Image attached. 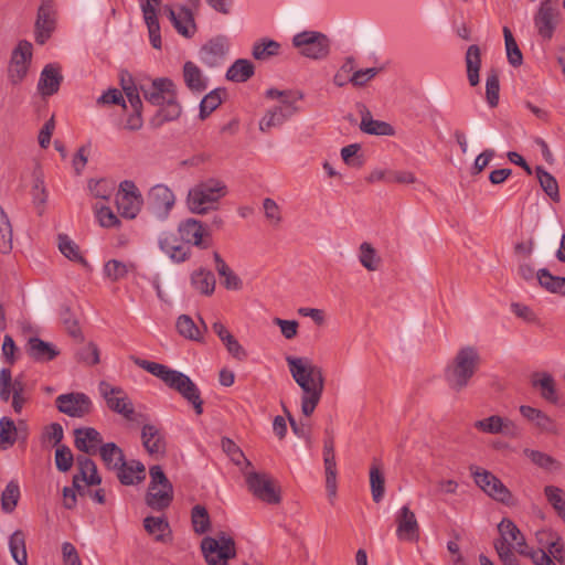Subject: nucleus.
Listing matches in <instances>:
<instances>
[{
    "mask_svg": "<svg viewBox=\"0 0 565 565\" xmlns=\"http://www.w3.org/2000/svg\"><path fill=\"white\" fill-rule=\"evenodd\" d=\"M139 89L146 102L159 107L152 118L154 125L177 120L182 113L175 83L169 77L139 79Z\"/></svg>",
    "mask_w": 565,
    "mask_h": 565,
    "instance_id": "f257e3e1",
    "label": "nucleus"
},
{
    "mask_svg": "<svg viewBox=\"0 0 565 565\" xmlns=\"http://www.w3.org/2000/svg\"><path fill=\"white\" fill-rule=\"evenodd\" d=\"M286 362L294 381L302 391L301 412L308 417L315 412L322 396L324 386L322 370L305 358L287 356Z\"/></svg>",
    "mask_w": 565,
    "mask_h": 565,
    "instance_id": "f03ea898",
    "label": "nucleus"
},
{
    "mask_svg": "<svg viewBox=\"0 0 565 565\" xmlns=\"http://www.w3.org/2000/svg\"><path fill=\"white\" fill-rule=\"evenodd\" d=\"M131 361L142 370L160 379L167 386L177 391L188 403H190L196 415L203 413V401L196 384L184 373L172 370L164 364L131 356Z\"/></svg>",
    "mask_w": 565,
    "mask_h": 565,
    "instance_id": "7ed1b4c3",
    "label": "nucleus"
},
{
    "mask_svg": "<svg viewBox=\"0 0 565 565\" xmlns=\"http://www.w3.org/2000/svg\"><path fill=\"white\" fill-rule=\"evenodd\" d=\"M480 354L475 347L460 348L445 369V380L450 390L461 392L469 385L480 365Z\"/></svg>",
    "mask_w": 565,
    "mask_h": 565,
    "instance_id": "20e7f679",
    "label": "nucleus"
},
{
    "mask_svg": "<svg viewBox=\"0 0 565 565\" xmlns=\"http://www.w3.org/2000/svg\"><path fill=\"white\" fill-rule=\"evenodd\" d=\"M265 95L267 98L276 99L278 104L270 107L259 120V130L263 132L282 126L285 121L298 113L297 103L303 98L300 92L279 90L277 88L267 89Z\"/></svg>",
    "mask_w": 565,
    "mask_h": 565,
    "instance_id": "39448f33",
    "label": "nucleus"
},
{
    "mask_svg": "<svg viewBox=\"0 0 565 565\" xmlns=\"http://www.w3.org/2000/svg\"><path fill=\"white\" fill-rule=\"evenodd\" d=\"M226 194V184L220 179L210 178L189 190L186 204L192 213L203 215L215 210Z\"/></svg>",
    "mask_w": 565,
    "mask_h": 565,
    "instance_id": "423d86ee",
    "label": "nucleus"
},
{
    "mask_svg": "<svg viewBox=\"0 0 565 565\" xmlns=\"http://www.w3.org/2000/svg\"><path fill=\"white\" fill-rule=\"evenodd\" d=\"M203 556L209 565H227L236 556V544L228 533L218 532L201 542Z\"/></svg>",
    "mask_w": 565,
    "mask_h": 565,
    "instance_id": "0eeeda50",
    "label": "nucleus"
},
{
    "mask_svg": "<svg viewBox=\"0 0 565 565\" xmlns=\"http://www.w3.org/2000/svg\"><path fill=\"white\" fill-rule=\"evenodd\" d=\"M292 45L299 54L310 60H324L330 54V39L318 31H303L292 38Z\"/></svg>",
    "mask_w": 565,
    "mask_h": 565,
    "instance_id": "6e6552de",
    "label": "nucleus"
},
{
    "mask_svg": "<svg viewBox=\"0 0 565 565\" xmlns=\"http://www.w3.org/2000/svg\"><path fill=\"white\" fill-rule=\"evenodd\" d=\"M149 475L150 483L146 502L154 510H162L172 501V486L160 466H152Z\"/></svg>",
    "mask_w": 565,
    "mask_h": 565,
    "instance_id": "1a4fd4ad",
    "label": "nucleus"
},
{
    "mask_svg": "<svg viewBox=\"0 0 565 565\" xmlns=\"http://www.w3.org/2000/svg\"><path fill=\"white\" fill-rule=\"evenodd\" d=\"M470 470L476 484L491 499L509 507L515 504L511 491L492 472L478 467H471Z\"/></svg>",
    "mask_w": 565,
    "mask_h": 565,
    "instance_id": "9d476101",
    "label": "nucleus"
},
{
    "mask_svg": "<svg viewBox=\"0 0 565 565\" xmlns=\"http://www.w3.org/2000/svg\"><path fill=\"white\" fill-rule=\"evenodd\" d=\"M98 392L110 411L121 415L126 419L134 418V404L120 386L102 381L98 384Z\"/></svg>",
    "mask_w": 565,
    "mask_h": 565,
    "instance_id": "9b49d317",
    "label": "nucleus"
},
{
    "mask_svg": "<svg viewBox=\"0 0 565 565\" xmlns=\"http://www.w3.org/2000/svg\"><path fill=\"white\" fill-rule=\"evenodd\" d=\"M146 204L157 218L166 220L175 204V195L168 185L159 183L149 189Z\"/></svg>",
    "mask_w": 565,
    "mask_h": 565,
    "instance_id": "f8f14e48",
    "label": "nucleus"
},
{
    "mask_svg": "<svg viewBox=\"0 0 565 565\" xmlns=\"http://www.w3.org/2000/svg\"><path fill=\"white\" fill-rule=\"evenodd\" d=\"M116 203L121 216L132 220L140 212L143 198L135 182L124 180L118 186Z\"/></svg>",
    "mask_w": 565,
    "mask_h": 565,
    "instance_id": "ddd939ff",
    "label": "nucleus"
},
{
    "mask_svg": "<svg viewBox=\"0 0 565 565\" xmlns=\"http://www.w3.org/2000/svg\"><path fill=\"white\" fill-rule=\"evenodd\" d=\"M557 0H542L534 17V25L539 34L546 40L552 39L561 20Z\"/></svg>",
    "mask_w": 565,
    "mask_h": 565,
    "instance_id": "4468645a",
    "label": "nucleus"
},
{
    "mask_svg": "<svg viewBox=\"0 0 565 565\" xmlns=\"http://www.w3.org/2000/svg\"><path fill=\"white\" fill-rule=\"evenodd\" d=\"M396 537L402 542L416 543L420 536V525L409 504H404L395 513Z\"/></svg>",
    "mask_w": 565,
    "mask_h": 565,
    "instance_id": "2eb2a0df",
    "label": "nucleus"
},
{
    "mask_svg": "<svg viewBox=\"0 0 565 565\" xmlns=\"http://www.w3.org/2000/svg\"><path fill=\"white\" fill-rule=\"evenodd\" d=\"M32 58V44L28 41H21L12 52L11 62L8 70L9 81L17 85L21 83L28 74Z\"/></svg>",
    "mask_w": 565,
    "mask_h": 565,
    "instance_id": "dca6fc26",
    "label": "nucleus"
},
{
    "mask_svg": "<svg viewBox=\"0 0 565 565\" xmlns=\"http://www.w3.org/2000/svg\"><path fill=\"white\" fill-rule=\"evenodd\" d=\"M56 26V10L53 0H42L35 20V41L44 44L52 35Z\"/></svg>",
    "mask_w": 565,
    "mask_h": 565,
    "instance_id": "f3484780",
    "label": "nucleus"
},
{
    "mask_svg": "<svg viewBox=\"0 0 565 565\" xmlns=\"http://www.w3.org/2000/svg\"><path fill=\"white\" fill-rule=\"evenodd\" d=\"M55 404L61 413L78 418L88 415L93 407L90 398L79 392L58 395Z\"/></svg>",
    "mask_w": 565,
    "mask_h": 565,
    "instance_id": "a211bd4d",
    "label": "nucleus"
},
{
    "mask_svg": "<svg viewBox=\"0 0 565 565\" xmlns=\"http://www.w3.org/2000/svg\"><path fill=\"white\" fill-rule=\"evenodd\" d=\"M498 531L500 537L494 543H503L508 548H514L518 554L523 556L530 554L532 548L527 546L524 535L512 520L503 519L498 524Z\"/></svg>",
    "mask_w": 565,
    "mask_h": 565,
    "instance_id": "6ab92c4d",
    "label": "nucleus"
},
{
    "mask_svg": "<svg viewBox=\"0 0 565 565\" xmlns=\"http://www.w3.org/2000/svg\"><path fill=\"white\" fill-rule=\"evenodd\" d=\"M246 483L249 491L259 500L277 504L280 502L279 491L276 490L271 479L267 475L249 472L246 475Z\"/></svg>",
    "mask_w": 565,
    "mask_h": 565,
    "instance_id": "aec40b11",
    "label": "nucleus"
},
{
    "mask_svg": "<svg viewBox=\"0 0 565 565\" xmlns=\"http://www.w3.org/2000/svg\"><path fill=\"white\" fill-rule=\"evenodd\" d=\"M230 50L227 38L220 35L207 41L200 50L199 57L209 67L223 64Z\"/></svg>",
    "mask_w": 565,
    "mask_h": 565,
    "instance_id": "412c9836",
    "label": "nucleus"
},
{
    "mask_svg": "<svg viewBox=\"0 0 565 565\" xmlns=\"http://www.w3.org/2000/svg\"><path fill=\"white\" fill-rule=\"evenodd\" d=\"M179 233L185 244H191L200 248H207L210 237L207 228L204 224L195 218H188L180 223Z\"/></svg>",
    "mask_w": 565,
    "mask_h": 565,
    "instance_id": "4be33fe9",
    "label": "nucleus"
},
{
    "mask_svg": "<svg viewBox=\"0 0 565 565\" xmlns=\"http://www.w3.org/2000/svg\"><path fill=\"white\" fill-rule=\"evenodd\" d=\"M28 435V425L24 420L15 423L8 416L0 418V448L12 447L19 439L25 440Z\"/></svg>",
    "mask_w": 565,
    "mask_h": 565,
    "instance_id": "5701e85b",
    "label": "nucleus"
},
{
    "mask_svg": "<svg viewBox=\"0 0 565 565\" xmlns=\"http://www.w3.org/2000/svg\"><path fill=\"white\" fill-rule=\"evenodd\" d=\"M0 398L3 402L11 401L14 414L20 415L31 399V392L21 376L15 377V384L9 388L0 390Z\"/></svg>",
    "mask_w": 565,
    "mask_h": 565,
    "instance_id": "b1692460",
    "label": "nucleus"
},
{
    "mask_svg": "<svg viewBox=\"0 0 565 565\" xmlns=\"http://www.w3.org/2000/svg\"><path fill=\"white\" fill-rule=\"evenodd\" d=\"M160 249L173 262L183 263L190 258L191 248L181 243L174 233L164 232L159 236Z\"/></svg>",
    "mask_w": 565,
    "mask_h": 565,
    "instance_id": "393cba45",
    "label": "nucleus"
},
{
    "mask_svg": "<svg viewBox=\"0 0 565 565\" xmlns=\"http://www.w3.org/2000/svg\"><path fill=\"white\" fill-rule=\"evenodd\" d=\"M78 473L73 477L74 487L83 490L82 483L97 486L102 482L95 462L86 456L77 457Z\"/></svg>",
    "mask_w": 565,
    "mask_h": 565,
    "instance_id": "a878e982",
    "label": "nucleus"
},
{
    "mask_svg": "<svg viewBox=\"0 0 565 565\" xmlns=\"http://www.w3.org/2000/svg\"><path fill=\"white\" fill-rule=\"evenodd\" d=\"M182 77L186 88L193 94H201L209 87V77L192 61L183 64Z\"/></svg>",
    "mask_w": 565,
    "mask_h": 565,
    "instance_id": "bb28decb",
    "label": "nucleus"
},
{
    "mask_svg": "<svg viewBox=\"0 0 565 565\" xmlns=\"http://www.w3.org/2000/svg\"><path fill=\"white\" fill-rule=\"evenodd\" d=\"M142 445L152 456H162L166 452V439L162 430L152 424H145L141 428Z\"/></svg>",
    "mask_w": 565,
    "mask_h": 565,
    "instance_id": "cd10ccee",
    "label": "nucleus"
},
{
    "mask_svg": "<svg viewBox=\"0 0 565 565\" xmlns=\"http://www.w3.org/2000/svg\"><path fill=\"white\" fill-rule=\"evenodd\" d=\"M164 11L179 34L185 38H191L194 34L196 26L189 8L181 7L178 11H174L171 7H166Z\"/></svg>",
    "mask_w": 565,
    "mask_h": 565,
    "instance_id": "c85d7f7f",
    "label": "nucleus"
},
{
    "mask_svg": "<svg viewBox=\"0 0 565 565\" xmlns=\"http://www.w3.org/2000/svg\"><path fill=\"white\" fill-rule=\"evenodd\" d=\"M63 76L60 68L54 64H47L41 72L38 90L42 96H51L55 94L62 83Z\"/></svg>",
    "mask_w": 565,
    "mask_h": 565,
    "instance_id": "c756f323",
    "label": "nucleus"
},
{
    "mask_svg": "<svg viewBox=\"0 0 565 565\" xmlns=\"http://www.w3.org/2000/svg\"><path fill=\"white\" fill-rule=\"evenodd\" d=\"M74 435L76 448L85 454H95L103 443L102 435L93 427L77 428Z\"/></svg>",
    "mask_w": 565,
    "mask_h": 565,
    "instance_id": "7c9ffc66",
    "label": "nucleus"
},
{
    "mask_svg": "<svg viewBox=\"0 0 565 565\" xmlns=\"http://www.w3.org/2000/svg\"><path fill=\"white\" fill-rule=\"evenodd\" d=\"M28 354L36 362H49L58 355V350L50 342L32 337L26 343Z\"/></svg>",
    "mask_w": 565,
    "mask_h": 565,
    "instance_id": "2f4dec72",
    "label": "nucleus"
},
{
    "mask_svg": "<svg viewBox=\"0 0 565 565\" xmlns=\"http://www.w3.org/2000/svg\"><path fill=\"white\" fill-rule=\"evenodd\" d=\"M191 287L203 296H211L215 290L216 280L214 274L206 268H199L190 276Z\"/></svg>",
    "mask_w": 565,
    "mask_h": 565,
    "instance_id": "473e14b6",
    "label": "nucleus"
},
{
    "mask_svg": "<svg viewBox=\"0 0 565 565\" xmlns=\"http://www.w3.org/2000/svg\"><path fill=\"white\" fill-rule=\"evenodd\" d=\"M116 471L119 481L126 486L139 483L146 478L145 466L136 460L129 462L124 460V465L119 466Z\"/></svg>",
    "mask_w": 565,
    "mask_h": 565,
    "instance_id": "72a5a7b5",
    "label": "nucleus"
},
{
    "mask_svg": "<svg viewBox=\"0 0 565 565\" xmlns=\"http://www.w3.org/2000/svg\"><path fill=\"white\" fill-rule=\"evenodd\" d=\"M520 413L523 417L532 422L541 430L551 434L557 433L554 420L541 409L527 405H522L520 407Z\"/></svg>",
    "mask_w": 565,
    "mask_h": 565,
    "instance_id": "f704fd0d",
    "label": "nucleus"
},
{
    "mask_svg": "<svg viewBox=\"0 0 565 565\" xmlns=\"http://www.w3.org/2000/svg\"><path fill=\"white\" fill-rule=\"evenodd\" d=\"M532 385L540 390L541 396L551 403H557V394L555 381L553 376L546 372H537L532 376Z\"/></svg>",
    "mask_w": 565,
    "mask_h": 565,
    "instance_id": "c9c22d12",
    "label": "nucleus"
},
{
    "mask_svg": "<svg viewBox=\"0 0 565 565\" xmlns=\"http://www.w3.org/2000/svg\"><path fill=\"white\" fill-rule=\"evenodd\" d=\"M467 77L471 86H477L480 82L479 71L481 67V51L476 44L468 47L465 56Z\"/></svg>",
    "mask_w": 565,
    "mask_h": 565,
    "instance_id": "e433bc0d",
    "label": "nucleus"
},
{
    "mask_svg": "<svg viewBox=\"0 0 565 565\" xmlns=\"http://www.w3.org/2000/svg\"><path fill=\"white\" fill-rule=\"evenodd\" d=\"M523 455L536 467L542 468L547 471H558L562 469V463L550 456L546 452L541 450H535L531 448L523 449Z\"/></svg>",
    "mask_w": 565,
    "mask_h": 565,
    "instance_id": "4c0bfd02",
    "label": "nucleus"
},
{
    "mask_svg": "<svg viewBox=\"0 0 565 565\" xmlns=\"http://www.w3.org/2000/svg\"><path fill=\"white\" fill-rule=\"evenodd\" d=\"M360 129L369 135L393 136L394 128L386 121L373 119L369 111L362 115Z\"/></svg>",
    "mask_w": 565,
    "mask_h": 565,
    "instance_id": "58836bf2",
    "label": "nucleus"
},
{
    "mask_svg": "<svg viewBox=\"0 0 565 565\" xmlns=\"http://www.w3.org/2000/svg\"><path fill=\"white\" fill-rule=\"evenodd\" d=\"M87 188L93 198L109 201L115 193L116 182L106 178L90 179Z\"/></svg>",
    "mask_w": 565,
    "mask_h": 565,
    "instance_id": "ea45409f",
    "label": "nucleus"
},
{
    "mask_svg": "<svg viewBox=\"0 0 565 565\" xmlns=\"http://www.w3.org/2000/svg\"><path fill=\"white\" fill-rule=\"evenodd\" d=\"M254 75V65L245 58L236 60L227 70L226 78L236 83H244Z\"/></svg>",
    "mask_w": 565,
    "mask_h": 565,
    "instance_id": "a19ab883",
    "label": "nucleus"
},
{
    "mask_svg": "<svg viewBox=\"0 0 565 565\" xmlns=\"http://www.w3.org/2000/svg\"><path fill=\"white\" fill-rule=\"evenodd\" d=\"M99 455L108 469L117 470L119 466L124 465V452L115 443L102 445Z\"/></svg>",
    "mask_w": 565,
    "mask_h": 565,
    "instance_id": "79ce46f5",
    "label": "nucleus"
},
{
    "mask_svg": "<svg viewBox=\"0 0 565 565\" xmlns=\"http://www.w3.org/2000/svg\"><path fill=\"white\" fill-rule=\"evenodd\" d=\"M280 43L269 39H262L254 43L252 55L258 61H266L279 54Z\"/></svg>",
    "mask_w": 565,
    "mask_h": 565,
    "instance_id": "37998d69",
    "label": "nucleus"
},
{
    "mask_svg": "<svg viewBox=\"0 0 565 565\" xmlns=\"http://www.w3.org/2000/svg\"><path fill=\"white\" fill-rule=\"evenodd\" d=\"M536 276L546 290L565 296V277L553 276L547 269H540Z\"/></svg>",
    "mask_w": 565,
    "mask_h": 565,
    "instance_id": "c03bdc74",
    "label": "nucleus"
},
{
    "mask_svg": "<svg viewBox=\"0 0 565 565\" xmlns=\"http://www.w3.org/2000/svg\"><path fill=\"white\" fill-rule=\"evenodd\" d=\"M58 249L70 260L87 266L86 259L82 256L78 245L67 235H58Z\"/></svg>",
    "mask_w": 565,
    "mask_h": 565,
    "instance_id": "a18cd8bd",
    "label": "nucleus"
},
{
    "mask_svg": "<svg viewBox=\"0 0 565 565\" xmlns=\"http://www.w3.org/2000/svg\"><path fill=\"white\" fill-rule=\"evenodd\" d=\"M536 178L546 195L554 202H558L561 198L556 179L542 167L536 168Z\"/></svg>",
    "mask_w": 565,
    "mask_h": 565,
    "instance_id": "49530a36",
    "label": "nucleus"
},
{
    "mask_svg": "<svg viewBox=\"0 0 565 565\" xmlns=\"http://www.w3.org/2000/svg\"><path fill=\"white\" fill-rule=\"evenodd\" d=\"M370 487L372 499L379 503L382 501L385 492V479L377 463H373L370 469Z\"/></svg>",
    "mask_w": 565,
    "mask_h": 565,
    "instance_id": "de8ad7c7",
    "label": "nucleus"
},
{
    "mask_svg": "<svg viewBox=\"0 0 565 565\" xmlns=\"http://www.w3.org/2000/svg\"><path fill=\"white\" fill-rule=\"evenodd\" d=\"M544 494L548 503L557 512L558 516L565 521V492L556 486H546Z\"/></svg>",
    "mask_w": 565,
    "mask_h": 565,
    "instance_id": "09e8293b",
    "label": "nucleus"
},
{
    "mask_svg": "<svg viewBox=\"0 0 565 565\" xmlns=\"http://www.w3.org/2000/svg\"><path fill=\"white\" fill-rule=\"evenodd\" d=\"M9 547L11 555L13 559L19 565H26L28 563V556H26V550H25V542H24V535L20 531H15L10 540H9Z\"/></svg>",
    "mask_w": 565,
    "mask_h": 565,
    "instance_id": "8fccbe9b",
    "label": "nucleus"
},
{
    "mask_svg": "<svg viewBox=\"0 0 565 565\" xmlns=\"http://www.w3.org/2000/svg\"><path fill=\"white\" fill-rule=\"evenodd\" d=\"M359 260L370 271L377 270L381 262L375 248L367 242H363L360 245Z\"/></svg>",
    "mask_w": 565,
    "mask_h": 565,
    "instance_id": "3c124183",
    "label": "nucleus"
},
{
    "mask_svg": "<svg viewBox=\"0 0 565 565\" xmlns=\"http://www.w3.org/2000/svg\"><path fill=\"white\" fill-rule=\"evenodd\" d=\"M134 268L132 264H126L117 259H110L104 265V274L111 281L125 278Z\"/></svg>",
    "mask_w": 565,
    "mask_h": 565,
    "instance_id": "603ef678",
    "label": "nucleus"
},
{
    "mask_svg": "<svg viewBox=\"0 0 565 565\" xmlns=\"http://www.w3.org/2000/svg\"><path fill=\"white\" fill-rule=\"evenodd\" d=\"M12 226L7 214L0 207V253L9 254L12 250Z\"/></svg>",
    "mask_w": 565,
    "mask_h": 565,
    "instance_id": "864d4df0",
    "label": "nucleus"
},
{
    "mask_svg": "<svg viewBox=\"0 0 565 565\" xmlns=\"http://www.w3.org/2000/svg\"><path fill=\"white\" fill-rule=\"evenodd\" d=\"M503 35L505 42L507 57L512 66H520L523 62L521 50L514 40L512 32L508 26L503 28Z\"/></svg>",
    "mask_w": 565,
    "mask_h": 565,
    "instance_id": "5fc2aeb1",
    "label": "nucleus"
},
{
    "mask_svg": "<svg viewBox=\"0 0 565 565\" xmlns=\"http://www.w3.org/2000/svg\"><path fill=\"white\" fill-rule=\"evenodd\" d=\"M143 526L150 535L160 542L164 541V535L169 531V524L163 518L147 516L143 520Z\"/></svg>",
    "mask_w": 565,
    "mask_h": 565,
    "instance_id": "6e6d98bb",
    "label": "nucleus"
},
{
    "mask_svg": "<svg viewBox=\"0 0 565 565\" xmlns=\"http://www.w3.org/2000/svg\"><path fill=\"white\" fill-rule=\"evenodd\" d=\"M20 498V488L17 481H10L1 493V505L3 511L12 512Z\"/></svg>",
    "mask_w": 565,
    "mask_h": 565,
    "instance_id": "4d7b16f0",
    "label": "nucleus"
},
{
    "mask_svg": "<svg viewBox=\"0 0 565 565\" xmlns=\"http://www.w3.org/2000/svg\"><path fill=\"white\" fill-rule=\"evenodd\" d=\"M178 332L190 340L199 341L201 339L200 329L195 326L192 318L188 315H181L177 320Z\"/></svg>",
    "mask_w": 565,
    "mask_h": 565,
    "instance_id": "13d9d810",
    "label": "nucleus"
},
{
    "mask_svg": "<svg viewBox=\"0 0 565 565\" xmlns=\"http://www.w3.org/2000/svg\"><path fill=\"white\" fill-rule=\"evenodd\" d=\"M222 89L216 88L206 94L200 103V118L205 119L222 103Z\"/></svg>",
    "mask_w": 565,
    "mask_h": 565,
    "instance_id": "bf43d9fd",
    "label": "nucleus"
},
{
    "mask_svg": "<svg viewBox=\"0 0 565 565\" xmlns=\"http://www.w3.org/2000/svg\"><path fill=\"white\" fill-rule=\"evenodd\" d=\"M500 93L499 75L495 71H491L486 79V98L490 107L498 106Z\"/></svg>",
    "mask_w": 565,
    "mask_h": 565,
    "instance_id": "052dcab7",
    "label": "nucleus"
},
{
    "mask_svg": "<svg viewBox=\"0 0 565 565\" xmlns=\"http://www.w3.org/2000/svg\"><path fill=\"white\" fill-rule=\"evenodd\" d=\"M193 530L198 534H203L210 529V516L207 510L203 505H195L192 509Z\"/></svg>",
    "mask_w": 565,
    "mask_h": 565,
    "instance_id": "680f3d73",
    "label": "nucleus"
},
{
    "mask_svg": "<svg viewBox=\"0 0 565 565\" xmlns=\"http://www.w3.org/2000/svg\"><path fill=\"white\" fill-rule=\"evenodd\" d=\"M382 68L380 67H369L356 70L353 72L351 76H349V82L354 87L361 88L366 86L380 72Z\"/></svg>",
    "mask_w": 565,
    "mask_h": 565,
    "instance_id": "e2e57ef3",
    "label": "nucleus"
},
{
    "mask_svg": "<svg viewBox=\"0 0 565 565\" xmlns=\"http://www.w3.org/2000/svg\"><path fill=\"white\" fill-rule=\"evenodd\" d=\"M542 535H547L551 541L546 543V550L551 556L557 561L561 565H565V544L557 535L552 533L543 532Z\"/></svg>",
    "mask_w": 565,
    "mask_h": 565,
    "instance_id": "0e129e2a",
    "label": "nucleus"
},
{
    "mask_svg": "<svg viewBox=\"0 0 565 565\" xmlns=\"http://www.w3.org/2000/svg\"><path fill=\"white\" fill-rule=\"evenodd\" d=\"M222 448L236 466L250 465L239 447L230 438L222 439Z\"/></svg>",
    "mask_w": 565,
    "mask_h": 565,
    "instance_id": "69168bd1",
    "label": "nucleus"
},
{
    "mask_svg": "<svg viewBox=\"0 0 565 565\" xmlns=\"http://www.w3.org/2000/svg\"><path fill=\"white\" fill-rule=\"evenodd\" d=\"M502 420L503 418L501 416L492 415L490 417L475 422L473 427L482 433L500 434L502 430Z\"/></svg>",
    "mask_w": 565,
    "mask_h": 565,
    "instance_id": "338daca9",
    "label": "nucleus"
},
{
    "mask_svg": "<svg viewBox=\"0 0 565 565\" xmlns=\"http://www.w3.org/2000/svg\"><path fill=\"white\" fill-rule=\"evenodd\" d=\"M95 214L99 225L103 227H115L120 224L118 216L108 206H95Z\"/></svg>",
    "mask_w": 565,
    "mask_h": 565,
    "instance_id": "774afa93",
    "label": "nucleus"
}]
</instances>
